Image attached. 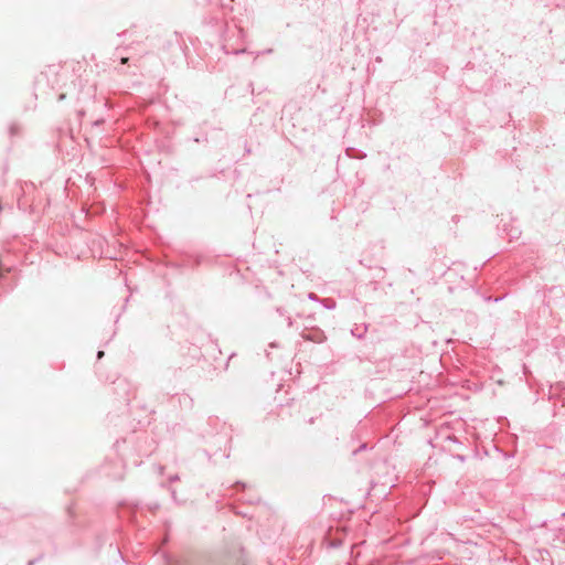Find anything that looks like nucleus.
Wrapping results in <instances>:
<instances>
[{
  "mask_svg": "<svg viewBox=\"0 0 565 565\" xmlns=\"http://www.w3.org/2000/svg\"><path fill=\"white\" fill-rule=\"evenodd\" d=\"M103 355H104V352L99 351L98 354H97V358L100 359Z\"/></svg>",
  "mask_w": 565,
  "mask_h": 565,
  "instance_id": "obj_1",
  "label": "nucleus"
}]
</instances>
